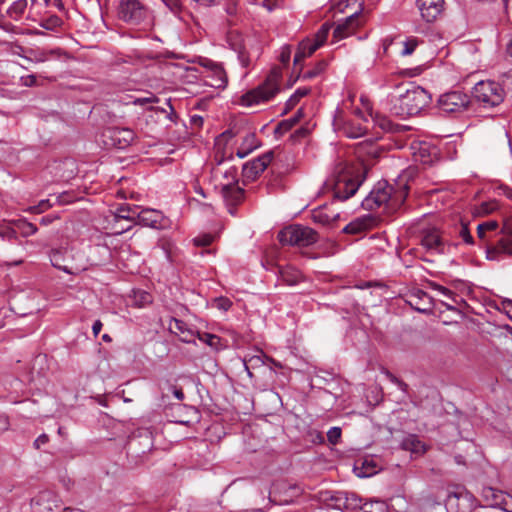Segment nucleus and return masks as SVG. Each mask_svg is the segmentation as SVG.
<instances>
[{
  "label": "nucleus",
  "mask_w": 512,
  "mask_h": 512,
  "mask_svg": "<svg viewBox=\"0 0 512 512\" xmlns=\"http://www.w3.org/2000/svg\"><path fill=\"white\" fill-rule=\"evenodd\" d=\"M496 208H497V203H495V202L483 203L481 205V212L484 214H488V213H491L492 211H494Z\"/></svg>",
  "instance_id": "nucleus-54"
},
{
  "label": "nucleus",
  "mask_w": 512,
  "mask_h": 512,
  "mask_svg": "<svg viewBox=\"0 0 512 512\" xmlns=\"http://www.w3.org/2000/svg\"><path fill=\"white\" fill-rule=\"evenodd\" d=\"M52 265L66 273H72L71 269L63 263V253L60 250H53L50 254Z\"/></svg>",
  "instance_id": "nucleus-39"
},
{
  "label": "nucleus",
  "mask_w": 512,
  "mask_h": 512,
  "mask_svg": "<svg viewBox=\"0 0 512 512\" xmlns=\"http://www.w3.org/2000/svg\"><path fill=\"white\" fill-rule=\"evenodd\" d=\"M389 379L395 383L402 391H406L407 384L403 381L399 380L397 377L393 376L392 374H388Z\"/></svg>",
  "instance_id": "nucleus-56"
},
{
  "label": "nucleus",
  "mask_w": 512,
  "mask_h": 512,
  "mask_svg": "<svg viewBox=\"0 0 512 512\" xmlns=\"http://www.w3.org/2000/svg\"><path fill=\"white\" fill-rule=\"evenodd\" d=\"M273 159V152L269 151L259 156L258 158L246 163L243 166V175L249 180H254L260 175Z\"/></svg>",
  "instance_id": "nucleus-17"
},
{
  "label": "nucleus",
  "mask_w": 512,
  "mask_h": 512,
  "mask_svg": "<svg viewBox=\"0 0 512 512\" xmlns=\"http://www.w3.org/2000/svg\"><path fill=\"white\" fill-rule=\"evenodd\" d=\"M353 470L358 477L366 478L376 474L378 472V466L373 459L365 458L356 462Z\"/></svg>",
  "instance_id": "nucleus-23"
},
{
  "label": "nucleus",
  "mask_w": 512,
  "mask_h": 512,
  "mask_svg": "<svg viewBox=\"0 0 512 512\" xmlns=\"http://www.w3.org/2000/svg\"><path fill=\"white\" fill-rule=\"evenodd\" d=\"M170 390L172 391V394L174 395V397L176 399H178V400H183L184 399V393H183L181 388H178L176 386H171Z\"/></svg>",
  "instance_id": "nucleus-57"
},
{
  "label": "nucleus",
  "mask_w": 512,
  "mask_h": 512,
  "mask_svg": "<svg viewBox=\"0 0 512 512\" xmlns=\"http://www.w3.org/2000/svg\"><path fill=\"white\" fill-rule=\"evenodd\" d=\"M14 226L16 231H19L22 236L28 237L30 235H33L37 232V227L33 224L28 222L25 219H20L16 222H14Z\"/></svg>",
  "instance_id": "nucleus-36"
},
{
  "label": "nucleus",
  "mask_w": 512,
  "mask_h": 512,
  "mask_svg": "<svg viewBox=\"0 0 512 512\" xmlns=\"http://www.w3.org/2000/svg\"><path fill=\"white\" fill-rule=\"evenodd\" d=\"M17 231L14 228H11L9 226H1L0 227V236L3 239L12 240L16 238Z\"/></svg>",
  "instance_id": "nucleus-47"
},
{
  "label": "nucleus",
  "mask_w": 512,
  "mask_h": 512,
  "mask_svg": "<svg viewBox=\"0 0 512 512\" xmlns=\"http://www.w3.org/2000/svg\"><path fill=\"white\" fill-rule=\"evenodd\" d=\"M292 48L291 46H283L280 51L279 60L284 65L288 64L291 58Z\"/></svg>",
  "instance_id": "nucleus-50"
},
{
  "label": "nucleus",
  "mask_w": 512,
  "mask_h": 512,
  "mask_svg": "<svg viewBox=\"0 0 512 512\" xmlns=\"http://www.w3.org/2000/svg\"><path fill=\"white\" fill-rule=\"evenodd\" d=\"M164 222L165 218L162 212L150 208H139V213L137 214V224L155 229H162L165 227Z\"/></svg>",
  "instance_id": "nucleus-18"
},
{
  "label": "nucleus",
  "mask_w": 512,
  "mask_h": 512,
  "mask_svg": "<svg viewBox=\"0 0 512 512\" xmlns=\"http://www.w3.org/2000/svg\"><path fill=\"white\" fill-rule=\"evenodd\" d=\"M138 213H139V207L131 206L129 204H122L117 208V210L115 212V218L137 222V214Z\"/></svg>",
  "instance_id": "nucleus-29"
},
{
  "label": "nucleus",
  "mask_w": 512,
  "mask_h": 512,
  "mask_svg": "<svg viewBox=\"0 0 512 512\" xmlns=\"http://www.w3.org/2000/svg\"><path fill=\"white\" fill-rule=\"evenodd\" d=\"M421 246L431 254H444L447 243L436 228L425 229L421 235Z\"/></svg>",
  "instance_id": "nucleus-12"
},
{
  "label": "nucleus",
  "mask_w": 512,
  "mask_h": 512,
  "mask_svg": "<svg viewBox=\"0 0 512 512\" xmlns=\"http://www.w3.org/2000/svg\"><path fill=\"white\" fill-rule=\"evenodd\" d=\"M281 78V69L274 67L271 69L263 83L258 85L256 88L247 91L240 97V105L251 107L270 101L280 91Z\"/></svg>",
  "instance_id": "nucleus-4"
},
{
  "label": "nucleus",
  "mask_w": 512,
  "mask_h": 512,
  "mask_svg": "<svg viewBox=\"0 0 512 512\" xmlns=\"http://www.w3.org/2000/svg\"><path fill=\"white\" fill-rule=\"evenodd\" d=\"M223 9L229 18L230 22H233L234 20L238 19V17L241 14V5L240 0H226Z\"/></svg>",
  "instance_id": "nucleus-32"
},
{
  "label": "nucleus",
  "mask_w": 512,
  "mask_h": 512,
  "mask_svg": "<svg viewBox=\"0 0 512 512\" xmlns=\"http://www.w3.org/2000/svg\"><path fill=\"white\" fill-rule=\"evenodd\" d=\"M431 96L420 86L410 85L403 93L391 97L390 112L401 118L419 114L429 105Z\"/></svg>",
  "instance_id": "nucleus-3"
},
{
  "label": "nucleus",
  "mask_w": 512,
  "mask_h": 512,
  "mask_svg": "<svg viewBox=\"0 0 512 512\" xmlns=\"http://www.w3.org/2000/svg\"><path fill=\"white\" fill-rule=\"evenodd\" d=\"M23 83L25 86H33L36 84V76L28 75L26 77H22Z\"/></svg>",
  "instance_id": "nucleus-58"
},
{
  "label": "nucleus",
  "mask_w": 512,
  "mask_h": 512,
  "mask_svg": "<svg viewBox=\"0 0 512 512\" xmlns=\"http://www.w3.org/2000/svg\"><path fill=\"white\" fill-rule=\"evenodd\" d=\"M360 17L357 13L347 17L344 22L337 24L334 29L333 37L336 40H341L352 35L360 26Z\"/></svg>",
  "instance_id": "nucleus-20"
},
{
  "label": "nucleus",
  "mask_w": 512,
  "mask_h": 512,
  "mask_svg": "<svg viewBox=\"0 0 512 512\" xmlns=\"http://www.w3.org/2000/svg\"><path fill=\"white\" fill-rule=\"evenodd\" d=\"M403 46L404 48L401 54L404 56L411 55L418 46V40L416 38H408L405 42H403Z\"/></svg>",
  "instance_id": "nucleus-44"
},
{
  "label": "nucleus",
  "mask_w": 512,
  "mask_h": 512,
  "mask_svg": "<svg viewBox=\"0 0 512 512\" xmlns=\"http://www.w3.org/2000/svg\"><path fill=\"white\" fill-rule=\"evenodd\" d=\"M102 322L100 320H96L94 323H93V326H92V331H93V334L94 336H97L101 329H102Z\"/></svg>",
  "instance_id": "nucleus-59"
},
{
  "label": "nucleus",
  "mask_w": 512,
  "mask_h": 512,
  "mask_svg": "<svg viewBox=\"0 0 512 512\" xmlns=\"http://www.w3.org/2000/svg\"><path fill=\"white\" fill-rule=\"evenodd\" d=\"M507 53L512 56V39L509 41L507 45Z\"/></svg>",
  "instance_id": "nucleus-64"
},
{
  "label": "nucleus",
  "mask_w": 512,
  "mask_h": 512,
  "mask_svg": "<svg viewBox=\"0 0 512 512\" xmlns=\"http://www.w3.org/2000/svg\"><path fill=\"white\" fill-rule=\"evenodd\" d=\"M317 238V233L313 229L302 225H290L278 234L281 244L299 247L312 245L317 241Z\"/></svg>",
  "instance_id": "nucleus-8"
},
{
  "label": "nucleus",
  "mask_w": 512,
  "mask_h": 512,
  "mask_svg": "<svg viewBox=\"0 0 512 512\" xmlns=\"http://www.w3.org/2000/svg\"><path fill=\"white\" fill-rule=\"evenodd\" d=\"M197 336L200 341L204 342L215 350H219L225 347L222 339L215 334L197 332Z\"/></svg>",
  "instance_id": "nucleus-35"
},
{
  "label": "nucleus",
  "mask_w": 512,
  "mask_h": 512,
  "mask_svg": "<svg viewBox=\"0 0 512 512\" xmlns=\"http://www.w3.org/2000/svg\"><path fill=\"white\" fill-rule=\"evenodd\" d=\"M206 83L214 88H225L227 85V75L221 65L212 69L209 73L206 74Z\"/></svg>",
  "instance_id": "nucleus-22"
},
{
  "label": "nucleus",
  "mask_w": 512,
  "mask_h": 512,
  "mask_svg": "<svg viewBox=\"0 0 512 512\" xmlns=\"http://www.w3.org/2000/svg\"><path fill=\"white\" fill-rule=\"evenodd\" d=\"M470 104V97L462 91H451L442 94L438 99V106L444 113L464 112Z\"/></svg>",
  "instance_id": "nucleus-9"
},
{
  "label": "nucleus",
  "mask_w": 512,
  "mask_h": 512,
  "mask_svg": "<svg viewBox=\"0 0 512 512\" xmlns=\"http://www.w3.org/2000/svg\"><path fill=\"white\" fill-rule=\"evenodd\" d=\"M359 512H388V507L383 501H369L361 506Z\"/></svg>",
  "instance_id": "nucleus-38"
},
{
  "label": "nucleus",
  "mask_w": 512,
  "mask_h": 512,
  "mask_svg": "<svg viewBox=\"0 0 512 512\" xmlns=\"http://www.w3.org/2000/svg\"><path fill=\"white\" fill-rule=\"evenodd\" d=\"M459 235L460 237L463 239V241L467 244H472L473 243V237L471 236L468 228L466 225L462 224L461 225V228H460V231H459Z\"/></svg>",
  "instance_id": "nucleus-51"
},
{
  "label": "nucleus",
  "mask_w": 512,
  "mask_h": 512,
  "mask_svg": "<svg viewBox=\"0 0 512 512\" xmlns=\"http://www.w3.org/2000/svg\"><path fill=\"white\" fill-rule=\"evenodd\" d=\"M417 8L423 20L434 22L444 10V0H417Z\"/></svg>",
  "instance_id": "nucleus-16"
},
{
  "label": "nucleus",
  "mask_w": 512,
  "mask_h": 512,
  "mask_svg": "<svg viewBox=\"0 0 512 512\" xmlns=\"http://www.w3.org/2000/svg\"><path fill=\"white\" fill-rule=\"evenodd\" d=\"M222 195L226 201L237 204L243 199L244 190L236 185L225 184L222 187Z\"/></svg>",
  "instance_id": "nucleus-28"
},
{
  "label": "nucleus",
  "mask_w": 512,
  "mask_h": 512,
  "mask_svg": "<svg viewBox=\"0 0 512 512\" xmlns=\"http://www.w3.org/2000/svg\"><path fill=\"white\" fill-rule=\"evenodd\" d=\"M119 18L143 30H150L154 26L152 12L140 0H121L118 6Z\"/></svg>",
  "instance_id": "nucleus-5"
},
{
  "label": "nucleus",
  "mask_w": 512,
  "mask_h": 512,
  "mask_svg": "<svg viewBox=\"0 0 512 512\" xmlns=\"http://www.w3.org/2000/svg\"><path fill=\"white\" fill-rule=\"evenodd\" d=\"M395 185H389L386 181L378 182L362 201V207L366 210L383 208L387 213L395 212L404 203L409 189L404 175L399 176Z\"/></svg>",
  "instance_id": "nucleus-1"
},
{
  "label": "nucleus",
  "mask_w": 512,
  "mask_h": 512,
  "mask_svg": "<svg viewBox=\"0 0 512 512\" xmlns=\"http://www.w3.org/2000/svg\"><path fill=\"white\" fill-rule=\"evenodd\" d=\"M341 434H342L341 428L331 427L327 432V439L331 444L335 445L339 442V440L341 438Z\"/></svg>",
  "instance_id": "nucleus-45"
},
{
  "label": "nucleus",
  "mask_w": 512,
  "mask_h": 512,
  "mask_svg": "<svg viewBox=\"0 0 512 512\" xmlns=\"http://www.w3.org/2000/svg\"><path fill=\"white\" fill-rule=\"evenodd\" d=\"M473 98L483 108H492L500 105L505 97L503 87L495 81H480L473 88Z\"/></svg>",
  "instance_id": "nucleus-6"
},
{
  "label": "nucleus",
  "mask_w": 512,
  "mask_h": 512,
  "mask_svg": "<svg viewBox=\"0 0 512 512\" xmlns=\"http://www.w3.org/2000/svg\"><path fill=\"white\" fill-rule=\"evenodd\" d=\"M498 228V222L491 220L477 226V234L480 239L485 238L486 231H494Z\"/></svg>",
  "instance_id": "nucleus-41"
},
{
  "label": "nucleus",
  "mask_w": 512,
  "mask_h": 512,
  "mask_svg": "<svg viewBox=\"0 0 512 512\" xmlns=\"http://www.w3.org/2000/svg\"><path fill=\"white\" fill-rule=\"evenodd\" d=\"M213 307L221 311H228L232 306V302L226 297H218L213 300Z\"/></svg>",
  "instance_id": "nucleus-43"
},
{
  "label": "nucleus",
  "mask_w": 512,
  "mask_h": 512,
  "mask_svg": "<svg viewBox=\"0 0 512 512\" xmlns=\"http://www.w3.org/2000/svg\"><path fill=\"white\" fill-rule=\"evenodd\" d=\"M169 330L177 335L180 341L184 343H191L194 341L195 332L182 320L173 318L169 323Z\"/></svg>",
  "instance_id": "nucleus-21"
},
{
  "label": "nucleus",
  "mask_w": 512,
  "mask_h": 512,
  "mask_svg": "<svg viewBox=\"0 0 512 512\" xmlns=\"http://www.w3.org/2000/svg\"><path fill=\"white\" fill-rule=\"evenodd\" d=\"M227 43L237 54L241 66L247 68L250 64V58L247 52L244 36L237 31H230L227 35Z\"/></svg>",
  "instance_id": "nucleus-15"
},
{
  "label": "nucleus",
  "mask_w": 512,
  "mask_h": 512,
  "mask_svg": "<svg viewBox=\"0 0 512 512\" xmlns=\"http://www.w3.org/2000/svg\"><path fill=\"white\" fill-rule=\"evenodd\" d=\"M331 27L329 23L322 24L312 38H306L298 44L293 60L294 69L303 70V60L310 57L326 42Z\"/></svg>",
  "instance_id": "nucleus-7"
},
{
  "label": "nucleus",
  "mask_w": 512,
  "mask_h": 512,
  "mask_svg": "<svg viewBox=\"0 0 512 512\" xmlns=\"http://www.w3.org/2000/svg\"><path fill=\"white\" fill-rule=\"evenodd\" d=\"M257 147V139L254 134H248L236 154L239 158L246 157Z\"/></svg>",
  "instance_id": "nucleus-33"
},
{
  "label": "nucleus",
  "mask_w": 512,
  "mask_h": 512,
  "mask_svg": "<svg viewBox=\"0 0 512 512\" xmlns=\"http://www.w3.org/2000/svg\"><path fill=\"white\" fill-rule=\"evenodd\" d=\"M166 7L174 14H179L182 10L180 0H162Z\"/></svg>",
  "instance_id": "nucleus-49"
},
{
  "label": "nucleus",
  "mask_w": 512,
  "mask_h": 512,
  "mask_svg": "<svg viewBox=\"0 0 512 512\" xmlns=\"http://www.w3.org/2000/svg\"><path fill=\"white\" fill-rule=\"evenodd\" d=\"M374 219L371 216L359 217L347 224L343 231L348 234H358L373 226Z\"/></svg>",
  "instance_id": "nucleus-24"
},
{
  "label": "nucleus",
  "mask_w": 512,
  "mask_h": 512,
  "mask_svg": "<svg viewBox=\"0 0 512 512\" xmlns=\"http://www.w3.org/2000/svg\"><path fill=\"white\" fill-rule=\"evenodd\" d=\"M481 495L489 506L499 507L505 512H512V509L509 508V501L506 500L502 491L492 487H484Z\"/></svg>",
  "instance_id": "nucleus-19"
},
{
  "label": "nucleus",
  "mask_w": 512,
  "mask_h": 512,
  "mask_svg": "<svg viewBox=\"0 0 512 512\" xmlns=\"http://www.w3.org/2000/svg\"><path fill=\"white\" fill-rule=\"evenodd\" d=\"M334 130L348 138H359L365 135L366 127L346 119L343 110L337 109L333 118Z\"/></svg>",
  "instance_id": "nucleus-11"
},
{
  "label": "nucleus",
  "mask_w": 512,
  "mask_h": 512,
  "mask_svg": "<svg viewBox=\"0 0 512 512\" xmlns=\"http://www.w3.org/2000/svg\"><path fill=\"white\" fill-rule=\"evenodd\" d=\"M194 1L202 6H207V7L213 6L218 2V0H194Z\"/></svg>",
  "instance_id": "nucleus-61"
},
{
  "label": "nucleus",
  "mask_w": 512,
  "mask_h": 512,
  "mask_svg": "<svg viewBox=\"0 0 512 512\" xmlns=\"http://www.w3.org/2000/svg\"><path fill=\"white\" fill-rule=\"evenodd\" d=\"M509 256H512V234L502 235L486 249V258L491 261H500Z\"/></svg>",
  "instance_id": "nucleus-14"
},
{
  "label": "nucleus",
  "mask_w": 512,
  "mask_h": 512,
  "mask_svg": "<svg viewBox=\"0 0 512 512\" xmlns=\"http://www.w3.org/2000/svg\"><path fill=\"white\" fill-rule=\"evenodd\" d=\"M327 67V62L325 60L318 61L312 69L302 72L299 69H294L297 72L296 79H312L320 75Z\"/></svg>",
  "instance_id": "nucleus-30"
},
{
  "label": "nucleus",
  "mask_w": 512,
  "mask_h": 512,
  "mask_svg": "<svg viewBox=\"0 0 512 512\" xmlns=\"http://www.w3.org/2000/svg\"><path fill=\"white\" fill-rule=\"evenodd\" d=\"M311 218L315 223L329 226L339 218V214L326 208H317L312 211Z\"/></svg>",
  "instance_id": "nucleus-25"
},
{
  "label": "nucleus",
  "mask_w": 512,
  "mask_h": 512,
  "mask_svg": "<svg viewBox=\"0 0 512 512\" xmlns=\"http://www.w3.org/2000/svg\"><path fill=\"white\" fill-rule=\"evenodd\" d=\"M8 428V419L6 417H0V430H6Z\"/></svg>",
  "instance_id": "nucleus-62"
},
{
  "label": "nucleus",
  "mask_w": 512,
  "mask_h": 512,
  "mask_svg": "<svg viewBox=\"0 0 512 512\" xmlns=\"http://www.w3.org/2000/svg\"><path fill=\"white\" fill-rule=\"evenodd\" d=\"M201 66H203L204 68L207 69V73H209L212 69L216 68L217 66H219L220 64L210 60V59H203L201 62H200Z\"/></svg>",
  "instance_id": "nucleus-53"
},
{
  "label": "nucleus",
  "mask_w": 512,
  "mask_h": 512,
  "mask_svg": "<svg viewBox=\"0 0 512 512\" xmlns=\"http://www.w3.org/2000/svg\"><path fill=\"white\" fill-rule=\"evenodd\" d=\"M60 22L61 20L57 16H53L46 21V24H44L43 27L46 29H50L54 26H58Z\"/></svg>",
  "instance_id": "nucleus-55"
},
{
  "label": "nucleus",
  "mask_w": 512,
  "mask_h": 512,
  "mask_svg": "<svg viewBox=\"0 0 512 512\" xmlns=\"http://www.w3.org/2000/svg\"><path fill=\"white\" fill-rule=\"evenodd\" d=\"M105 137L108 139L106 144L125 149L134 141L135 133L129 128L112 127L106 130Z\"/></svg>",
  "instance_id": "nucleus-13"
},
{
  "label": "nucleus",
  "mask_w": 512,
  "mask_h": 512,
  "mask_svg": "<svg viewBox=\"0 0 512 512\" xmlns=\"http://www.w3.org/2000/svg\"><path fill=\"white\" fill-rule=\"evenodd\" d=\"M212 241H213V236L210 234L199 235L193 239V243L196 246H202V247L210 245L212 243Z\"/></svg>",
  "instance_id": "nucleus-46"
},
{
  "label": "nucleus",
  "mask_w": 512,
  "mask_h": 512,
  "mask_svg": "<svg viewBox=\"0 0 512 512\" xmlns=\"http://www.w3.org/2000/svg\"><path fill=\"white\" fill-rule=\"evenodd\" d=\"M55 219H56V217H54V216L46 215V216H44V217H42V218H41L40 223H41L42 225H45V226H46V225L51 224Z\"/></svg>",
  "instance_id": "nucleus-60"
},
{
  "label": "nucleus",
  "mask_w": 512,
  "mask_h": 512,
  "mask_svg": "<svg viewBox=\"0 0 512 512\" xmlns=\"http://www.w3.org/2000/svg\"><path fill=\"white\" fill-rule=\"evenodd\" d=\"M49 442V437L47 434L39 435L34 441V447L36 449H40L42 446L46 445Z\"/></svg>",
  "instance_id": "nucleus-52"
},
{
  "label": "nucleus",
  "mask_w": 512,
  "mask_h": 512,
  "mask_svg": "<svg viewBox=\"0 0 512 512\" xmlns=\"http://www.w3.org/2000/svg\"><path fill=\"white\" fill-rule=\"evenodd\" d=\"M504 194L507 198L512 200V188L505 187L504 188Z\"/></svg>",
  "instance_id": "nucleus-63"
},
{
  "label": "nucleus",
  "mask_w": 512,
  "mask_h": 512,
  "mask_svg": "<svg viewBox=\"0 0 512 512\" xmlns=\"http://www.w3.org/2000/svg\"><path fill=\"white\" fill-rule=\"evenodd\" d=\"M310 92V88L308 87H300L296 89V91L290 96V98L286 102L285 112L293 109L301 98L306 96Z\"/></svg>",
  "instance_id": "nucleus-37"
},
{
  "label": "nucleus",
  "mask_w": 512,
  "mask_h": 512,
  "mask_svg": "<svg viewBox=\"0 0 512 512\" xmlns=\"http://www.w3.org/2000/svg\"><path fill=\"white\" fill-rule=\"evenodd\" d=\"M415 310L427 312L430 305V297L423 291L418 290L415 294L409 296L407 301Z\"/></svg>",
  "instance_id": "nucleus-27"
},
{
  "label": "nucleus",
  "mask_w": 512,
  "mask_h": 512,
  "mask_svg": "<svg viewBox=\"0 0 512 512\" xmlns=\"http://www.w3.org/2000/svg\"><path fill=\"white\" fill-rule=\"evenodd\" d=\"M53 205L54 203H52L50 199H44L41 200L37 205L26 208L25 211L32 214H41L53 207Z\"/></svg>",
  "instance_id": "nucleus-40"
},
{
  "label": "nucleus",
  "mask_w": 512,
  "mask_h": 512,
  "mask_svg": "<svg viewBox=\"0 0 512 512\" xmlns=\"http://www.w3.org/2000/svg\"><path fill=\"white\" fill-rule=\"evenodd\" d=\"M156 102H158V98L155 96H150V97L133 98L129 103H132V104L138 105V106H145L147 104L156 103Z\"/></svg>",
  "instance_id": "nucleus-48"
},
{
  "label": "nucleus",
  "mask_w": 512,
  "mask_h": 512,
  "mask_svg": "<svg viewBox=\"0 0 512 512\" xmlns=\"http://www.w3.org/2000/svg\"><path fill=\"white\" fill-rule=\"evenodd\" d=\"M279 278L289 286H294L303 280L302 273L292 266L280 268Z\"/></svg>",
  "instance_id": "nucleus-26"
},
{
  "label": "nucleus",
  "mask_w": 512,
  "mask_h": 512,
  "mask_svg": "<svg viewBox=\"0 0 512 512\" xmlns=\"http://www.w3.org/2000/svg\"><path fill=\"white\" fill-rule=\"evenodd\" d=\"M61 510V500L59 496L52 491H41L31 498V512H60Z\"/></svg>",
  "instance_id": "nucleus-10"
},
{
  "label": "nucleus",
  "mask_w": 512,
  "mask_h": 512,
  "mask_svg": "<svg viewBox=\"0 0 512 512\" xmlns=\"http://www.w3.org/2000/svg\"><path fill=\"white\" fill-rule=\"evenodd\" d=\"M430 285L434 291H437L438 293L443 295L445 298L452 300L453 302H456V300H455L456 294L453 291H451L450 289H448L440 284H437V283H431Z\"/></svg>",
  "instance_id": "nucleus-42"
},
{
  "label": "nucleus",
  "mask_w": 512,
  "mask_h": 512,
  "mask_svg": "<svg viewBox=\"0 0 512 512\" xmlns=\"http://www.w3.org/2000/svg\"><path fill=\"white\" fill-rule=\"evenodd\" d=\"M363 180L361 167L339 163L333 175L325 181L324 187L327 191H332L336 199L345 201L357 192Z\"/></svg>",
  "instance_id": "nucleus-2"
},
{
  "label": "nucleus",
  "mask_w": 512,
  "mask_h": 512,
  "mask_svg": "<svg viewBox=\"0 0 512 512\" xmlns=\"http://www.w3.org/2000/svg\"><path fill=\"white\" fill-rule=\"evenodd\" d=\"M28 6V0H17L11 4L7 10V14L13 20H19Z\"/></svg>",
  "instance_id": "nucleus-34"
},
{
  "label": "nucleus",
  "mask_w": 512,
  "mask_h": 512,
  "mask_svg": "<svg viewBox=\"0 0 512 512\" xmlns=\"http://www.w3.org/2000/svg\"><path fill=\"white\" fill-rule=\"evenodd\" d=\"M403 447L406 450L416 454H423L426 451L425 444L415 435H409L403 441Z\"/></svg>",
  "instance_id": "nucleus-31"
}]
</instances>
